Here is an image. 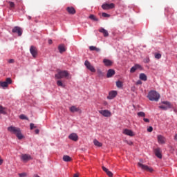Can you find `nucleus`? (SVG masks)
I'll return each mask as SVG.
<instances>
[{
  "mask_svg": "<svg viewBox=\"0 0 177 177\" xmlns=\"http://www.w3.org/2000/svg\"><path fill=\"white\" fill-rule=\"evenodd\" d=\"M99 32H102L104 37H109V32L106 29L101 28L99 29Z\"/></svg>",
  "mask_w": 177,
  "mask_h": 177,
  "instance_id": "nucleus-25",
  "label": "nucleus"
},
{
  "mask_svg": "<svg viewBox=\"0 0 177 177\" xmlns=\"http://www.w3.org/2000/svg\"><path fill=\"white\" fill-rule=\"evenodd\" d=\"M147 97L151 102H158L160 94L155 91H151L149 93Z\"/></svg>",
  "mask_w": 177,
  "mask_h": 177,
  "instance_id": "nucleus-3",
  "label": "nucleus"
},
{
  "mask_svg": "<svg viewBox=\"0 0 177 177\" xmlns=\"http://www.w3.org/2000/svg\"><path fill=\"white\" fill-rule=\"evenodd\" d=\"M3 163V160L0 159V165H2Z\"/></svg>",
  "mask_w": 177,
  "mask_h": 177,
  "instance_id": "nucleus-50",
  "label": "nucleus"
},
{
  "mask_svg": "<svg viewBox=\"0 0 177 177\" xmlns=\"http://www.w3.org/2000/svg\"><path fill=\"white\" fill-rule=\"evenodd\" d=\"M149 62H150V58H149V57H147V58L145 59V63H149Z\"/></svg>",
  "mask_w": 177,
  "mask_h": 177,
  "instance_id": "nucleus-43",
  "label": "nucleus"
},
{
  "mask_svg": "<svg viewBox=\"0 0 177 177\" xmlns=\"http://www.w3.org/2000/svg\"><path fill=\"white\" fill-rule=\"evenodd\" d=\"M155 156L158 157V158H162V155L161 154V149L156 148L154 149Z\"/></svg>",
  "mask_w": 177,
  "mask_h": 177,
  "instance_id": "nucleus-16",
  "label": "nucleus"
},
{
  "mask_svg": "<svg viewBox=\"0 0 177 177\" xmlns=\"http://www.w3.org/2000/svg\"><path fill=\"white\" fill-rule=\"evenodd\" d=\"M68 139L73 140V142H77L78 140V135L75 133H72L68 136Z\"/></svg>",
  "mask_w": 177,
  "mask_h": 177,
  "instance_id": "nucleus-13",
  "label": "nucleus"
},
{
  "mask_svg": "<svg viewBox=\"0 0 177 177\" xmlns=\"http://www.w3.org/2000/svg\"><path fill=\"white\" fill-rule=\"evenodd\" d=\"M19 177H27V173H20L19 174Z\"/></svg>",
  "mask_w": 177,
  "mask_h": 177,
  "instance_id": "nucleus-40",
  "label": "nucleus"
},
{
  "mask_svg": "<svg viewBox=\"0 0 177 177\" xmlns=\"http://www.w3.org/2000/svg\"><path fill=\"white\" fill-rule=\"evenodd\" d=\"M12 32H14V34H17L19 37H21L23 34V30H21V28L19 26H15L12 29Z\"/></svg>",
  "mask_w": 177,
  "mask_h": 177,
  "instance_id": "nucleus-10",
  "label": "nucleus"
},
{
  "mask_svg": "<svg viewBox=\"0 0 177 177\" xmlns=\"http://www.w3.org/2000/svg\"><path fill=\"white\" fill-rule=\"evenodd\" d=\"M124 135H127V136H135V133H133V131L132 130L125 129L123 131Z\"/></svg>",
  "mask_w": 177,
  "mask_h": 177,
  "instance_id": "nucleus-15",
  "label": "nucleus"
},
{
  "mask_svg": "<svg viewBox=\"0 0 177 177\" xmlns=\"http://www.w3.org/2000/svg\"><path fill=\"white\" fill-rule=\"evenodd\" d=\"M58 50L59 53H63L66 52V46H64V44H61L58 46Z\"/></svg>",
  "mask_w": 177,
  "mask_h": 177,
  "instance_id": "nucleus-23",
  "label": "nucleus"
},
{
  "mask_svg": "<svg viewBox=\"0 0 177 177\" xmlns=\"http://www.w3.org/2000/svg\"><path fill=\"white\" fill-rule=\"evenodd\" d=\"M137 114L138 117H146V113H145V112H138Z\"/></svg>",
  "mask_w": 177,
  "mask_h": 177,
  "instance_id": "nucleus-36",
  "label": "nucleus"
},
{
  "mask_svg": "<svg viewBox=\"0 0 177 177\" xmlns=\"http://www.w3.org/2000/svg\"><path fill=\"white\" fill-rule=\"evenodd\" d=\"M158 142L161 145H164V143H165V137L161 135L158 136Z\"/></svg>",
  "mask_w": 177,
  "mask_h": 177,
  "instance_id": "nucleus-22",
  "label": "nucleus"
},
{
  "mask_svg": "<svg viewBox=\"0 0 177 177\" xmlns=\"http://www.w3.org/2000/svg\"><path fill=\"white\" fill-rule=\"evenodd\" d=\"M19 118L21 120H28V118H27V116H26L24 114L20 115Z\"/></svg>",
  "mask_w": 177,
  "mask_h": 177,
  "instance_id": "nucleus-37",
  "label": "nucleus"
},
{
  "mask_svg": "<svg viewBox=\"0 0 177 177\" xmlns=\"http://www.w3.org/2000/svg\"><path fill=\"white\" fill-rule=\"evenodd\" d=\"M28 19L29 20H31V17H30V16L28 17Z\"/></svg>",
  "mask_w": 177,
  "mask_h": 177,
  "instance_id": "nucleus-53",
  "label": "nucleus"
},
{
  "mask_svg": "<svg viewBox=\"0 0 177 177\" xmlns=\"http://www.w3.org/2000/svg\"><path fill=\"white\" fill-rule=\"evenodd\" d=\"M102 8L104 10H110V9H114L115 8V5L113 3H105L102 5Z\"/></svg>",
  "mask_w": 177,
  "mask_h": 177,
  "instance_id": "nucleus-5",
  "label": "nucleus"
},
{
  "mask_svg": "<svg viewBox=\"0 0 177 177\" xmlns=\"http://www.w3.org/2000/svg\"><path fill=\"white\" fill-rule=\"evenodd\" d=\"M127 145H129V146H131V145H133V142L132 141H126Z\"/></svg>",
  "mask_w": 177,
  "mask_h": 177,
  "instance_id": "nucleus-45",
  "label": "nucleus"
},
{
  "mask_svg": "<svg viewBox=\"0 0 177 177\" xmlns=\"http://www.w3.org/2000/svg\"><path fill=\"white\" fill-rule=\"evenodd\" d=\"M88 18H90L91 20H93V21H99V19L94 15H90Z\"/></svg>",
  "mask_w": 177,
  "mask_h": 177,
  "instance_id": "nucleus-30",
  "label": "nucleus"
},
{
  "mask_svg": "<svg viewBox=\"0 0 177 177\" xmlns=\"http://www.w3.org/2000/svg\"><path fill=\"white\" fill-rule=\"evenodd\" d=\"M73 177H78V175L77 174L73 175Z\"/></svg>",
  "mask_w": 177,
  "mask_h": 177,
  "instance_id": "nucleus-52",
  "label": "nucleus"
},
{
  "mask_svg": "<svg viewBox=\"0 0 177 177\" xmlns=\"http://www.w3.org/2000/svg\"><path fill=\"white\" fill-rule=\"evenodd\" d=\"M116 86L118 88H122V82L121 81L116 82Z\"/></svg>",
  "mask_w": 177,
  "mask_h": 177,
  "instance_id": "nucleus-35",
  "label": "nucleus"
},
{
  "mask_svg": "<svg viewBox=\"0 0 177 177\" xmlns=\"http://www.w3.org/2000/svg\"><path fill=\"white\" fill-rule=\"evenodd\" d=\"M84 66H86V68L91 71V73H96V69H95V67L91 64L89 61H85Z\"/></svg>",
  "mask_w": 177,
  "mask_h": 177,
  "instance_id": "nucleus-8",
  "label": "nucleus"
},
{
  "mask_svg": "<svg viewBox=\"0 0 177 177\" xmlns=\"http://www.w3.org/2000/svg\"><path fill=\"white\" fill-rule=\"evenodd\" d=\"M12 84V79L10 77H8L5 82H0V86L2 88H8V86Z\"/></svg>",
  "mask_w": 177,
  "mask_h": 177,
  "instance_id": "nucleus-9",
  "label": "nucleus"
},
{
  "mask_svg": "<svg viewBox=\"0 0 177 177\" xmlns=\"http://www.w3.org/2000/svg\"><path fill=\"white\" fill-rule=\"evenodd\" d=\"M35 132L36 135H38V133H39V129H36L35 131Z\"/></svg>",
  "mask_w": 177,
  "mask_h": 177,
  "instance_id": "nucleus-48",
  "label": "nucleus"
},
{
  "mask_svg": "<svg viewBox=\"0 0 177 177\" xmlns=\"http://www.w3.org/2000/svg\"><path fill=\"white\" fill-rule=\"evenodd\" d=\"M0 114H6V109L0 105Z\"/></svg>",
  "mask_w": 177,
  "mask_h": 177,
  "instance_id": "nucleus-33",
  "label": "nucleus"
},
{
  "mask_svg": "<svg viewBox=\"0 0 177 177\" xmlns=\"http://www.w3.org/2000/svg\"><path fill=\"white\" fill-rule=\"evenodd\" d=\"M8 3L10 5V10H13V9H15V3H13V1H8Z\"/></svg>",
  "mask_w": 177,
  "mask_h": 177,
  "instance_id": "nucleus-34",
  "label": "nucleus"
},
{
  "mask_svg": "<svg viewBox=\"0 0 177 177\" xmlns=\"http://www.w3.org/2000/svg\"><path fill=\"white\" fill-rule=\"evenodd\" d=\"M48 44H49V45H52V44H53L52 39L48 40Z\"/></svg>",
  "mask_w": 177,
  "mask_h": 177,
  "instance_id": "nucleus-49",
  "label": "nucleus"
},
{
  "mask_svg": "<svg viewBox=\"0 0 177 177\" xmlns=\"http://www.w3.org/2000/svg\"><path fill=\"white\" fill-rule=\"evenodd\" d=\"M71 113H78L81 111V109L80 108H77L75 106H72L69 109Z\"/></svg>",
  "mask_w": 177,
  "mask_h": 177,
  "instance_id": "nucleus-19",
  "label": "nucleus"
},
{
  "mask_svg": "<svg viewBox=\"0 0 177 177\" xmlns=\"http://www.w3.org/2000/svg\"><path fill=\"white\" fill-rule=\"evenodd\" d=\"M138 165L139 168H141V169H142L143 171H147V172H153V168H151L146 165H143L140 162H138Z\"/></svg>",
  "mask_w": 177,
  "mask_h": 177,
  "instance_id": "nucleus-6",
  "label": "nucleus"
},
{
  "mask_svg": "<svg viewBox=\"0 0 177 177\" xmlns=\"http://www.w3.org/2000/svg\"><path fill=\"white\" fill-rule=\"evenodd\" d=\"M162 104H165L159 106V109H161L162 110H168V109L172 108V104L168 101H162Z\"/></svg>",
  "mask_w": 177,
  "mask_h": 177,
  "instance_id": "nucleus-4",
  "label": "nucleus"
},
{
  "mask_svg": "<svg viewBox=\"0 0 177 177\" xmlns=\"http://www.w3.org/2000/svg\"><path fill=\"white\" fill-rule=\"evenodd\" d=\"M155 59H161V54L160 53H155Z\"/></svg>",
  "mask_w": 177,
  "mask_h": 177,
  "instance_id": "nucleus-38",
  "label": "nucleus"
},
{
  "mask_svg": "<svg viewBox=\"0 0 177 177\" xmlns=\"http://www.w3.org/2000/svg\"><path fill=\"white\" fill-rule=\"evenodd\" d=\"M8 132H10L11 133H13L14 135H16L17 138L18 139L21 140L24 136L23 134H21V130H20V128L16 127L14 126H10L8 127Z\"/></svg>",
  "mask_w": 177,
  "mask_h": 177,
  "instance_id": "nucleus-1",
  "label": "nucleus"
},
{
  "mask_svg": "<svg viewBox=\"0 0 177 177\" xmlns=\"http://www.w3.org/2000/svg\"><path fill=\"white\" fill-rule=\"evenodd\" d=\"M143 120L145 121V122H150V120H149L148 118H144Z\"/></svg>",
  "mask_w": 177,
  "mask_h": 177,
  "instance_id": "nucleus-47",
  "label": "nucleus"
},
{
  "mask_svg": "<svg viewBox=\"0 0 177 177\" xmlns=\"http://www.w3.org/2000/svg\"><path fill=\"white\" fill-rule=\"evenodd\" d=\"M2 158H1V156H0V160H1Z\"/></svg>",
  "mask_w": 177,
  "mask_h": 177,
  "instance_id": "nucleus-54",
  "label": "nucleus"
},
{
  "mask_svg": "<svg viewBox=\"0 0 177 177\" xmlns=\"http://www.w3.org/2000/svg\"><path fill=\"white\" fill-rule=\"evenodd\" d=\"M174 140H177V134H176L174 136Z\"/></svg>",
  "mask_w": 177,
  "mask_h": 177,
  "instance_id": "nucleus-51",
  "label": "nucleus"
},
{
  "mask_svg": "<svg viewBox=\"0 0 177 177\" xmlns=\"http://www.w3.org/2000/svg\"><path fill=\"white\" fill-rule=\"evenodd\" d=\"M147 132H153V127H149L147 129Z\"/></svg>",
  "mask_w": 177,
  "mask_h": 177,
  "instance_id": "nucleus-42",
  "label": "nucleus"
},
{
  "mask_svg": "<svg viewBox=\"0 0 177 177\" xmlns=\"http://www.w3.org/2000/svg\"><path fill=\"white\" fill-rule=\"evenodd\" d=\"M55 78L57 80H62V78L71 80V75L67 71H59L57 73L55 74Z\"/></svg>",
  "mask_w": 177,
  "mask_h": 177,
  "instance_id": "nucleus-2",
  "label": "nucleus"
},
{
  "mask_svg": "<svg viewBox=\"0 0 177 177\" xmlns=\"http://www.w3.org/2000/svg\"><path fill=\"white\" fill-rule=\"evenodd\" d=\"M93 144H94L97 147H102V146H103V143L99 142L97 140H93Z\"/></svg>",
  "mask_w": 177,
  "mask_h": 177,
  "instance_id": "nucleus-28",
  "label": "nucleus"
},
{
  "mask_svg": "<svg viewBox=\"0 0 177 177\" xmlns=\"http://www.w3.org/2000/svg\"><path fill=\"white\" fill-rule=\"evenodd\" d=\"M136 85H142V81L138 80L136 82Z\"/></svg>",
  "mask_w": 177,
  "mask_h": 177,
  "instance_id": "nucleus-46",
  "label": "nucleus"
},
{
  "mask_svg": "<svg viewBox=\"0 0 177 177\" xmlns=\"http://www.w3.org/2000/svg\"><path fill=\"white\" fill-rule=\"evenodd\" d=\"M57 86H61V88H64L66 86V85L63 84V82H62V80H57Z\"/></svg>",
  "mask_w": 177,
  "mask_h": 177,
  "instance_id": "nucleus-32",
  "label": "nucleus"
},
{
  "mask_svg": "<svg viewBox=\"0 0 177 177\" xmlns=\"http://www.w3.org/2000/svg\"><path fill=\"white\" fill-rule=\"evenodd\" d=\"M30 129L32 130V129H34V128H37V126H35V124H34V123H30Z\"/></svg>",
  "mask_w": 177,
  "mask_h": 177,
  "instance_id": "nucleus-41",
  "label": "nucleus"
},
{
  "mask_svg": "<svg viewBox=\"0 0 177 177\" xmlns=\"http://www.w3.org/2000/svg\"><path fill=\"white\" fill-rule=\"evenodd\" d=\"M21 160L24 162H27L28 161H30V160H32V158H31V156L29 154H22L21 156Z\"/></svg>",
  "mask_w": 177,
  "mask_h": 177,
  "instance_id": "nucleus-12",
  "label": "nucleus"
},
{
  "mask_svg": "<svg viewBox=\"0 0 177 177\" xmlns=\"http://www.w3.org/2000/svg\"><path fill=\"white\" fill-rule=\"evenodd\" d=\"M89 50H91V51L95 50V52H100V48H97V47H96L95 46H91L89 47Z\"/></svg>",
  "mask_w": 177,
  "mask_h": 177,
  "instance_id": "nucleus-27",
  "label": "nucleus"
},
{
  "mask_svg": "<svg viewBox=\"0 0 177 177\" xmlns=\"http://www.w3.org/2000/svg\"><path fill=\"white\" fill-rule=\"evenodd\" d=\"M115 74V71H114V69H109L108 70L106 77L107 78H111V77H113V75H114Z\"/></svg>",
  "mask_w": 177,
  "mask_h": 177,
  "instance_id": "nucleus-20",
  "label": "nucleus"
},
{
  "mask_svg": "<svg viewBox=\"0 0 177 177\" xmlns=\"http://www.w3.org/2000/svg\"><path fill=\"white\" fill-rule=\"evenodd\" d=\"M117 96V91H112L109 92V95L107 96V99L109 100H111L112 99H114Z\"/></svg>",
  "mask_w": 177,
  "mask_h": 177,
  "instance_id": "nucleus-14",
  "label": "nucleus"
},
{
  "mask_svg": "<svg viewBox=\"0 0 177 177\" xmlns=\"http://www.w3.org/2000/svg\"><path fill=\"white\" fill-rule=\"evenodd\" d=\"M138 69L142 70V66H140V64H136L134 66L131 67L130 73H135V71Z\"/></svg>",
  "mask_w": 177,
  "mask_h": 177,
  "instance_id": "nucleus-18",
  "label": "nucleus"
},
{
  "mask_svg": "<svg viewBox=\"0 0 177 177\" xmlns=\"http://www.w3.org/2000/svg\"><path fill=\"white\" fill-rule=\"evenodd\" d=\"M97 73L98 74V77H100V78L104 77V73H103L100 69L97 70Z\"/></svg>",
  "mask_w": 177,
  "mask_h": 177,
  "instance_id": "nucleus-31",
  "label": "nucleus"
},
{
  "mask_svg": "<svg viewBox=\"0 0 177 177\" xmlns=\"http://www.w3.org/2000/svg\"><path fill=\"white\" fill-rule=\"evenodd\" d=\"M63 160L65 161V162H70V161H71V157L68 155H65L63 156Z\"/></svg>",
  "mask_w": 177,
  "mask_h": 177,
  "instance_id": "nucleus-29",
  "label": "nucleus"
},
{
  "mask_svg": "<svg viewBox=\"0 0 177 177\" xmlns=\"http://www.w3.org/2000/svg\"><path fill=\"white\" fill-rule=\"evenodd\" d=\"M102 17H110V15H109L106 12H102Z\"/></svg>",
  "mask_w": 177,
  "mask_h": 177,
  "instance_id": "nucleus-39",
  "label": "nucleus"
},
{
  "mask_svg": "<svg viewBox=\"0 0 177 177\" xmlns=\"http://www.w3.org/2000/svg\"><path fill=\"white\" fill-rule=\"evenodd\" d=\"M66 11L69 15H75L76 13L75 9L73 7H67Z\"/></svg>",
  "mask_w": 177,
  "mask_h": 177,
  "instance_id": "nucleus-21",
  "label": "nucleus"
},
{
  "mask_svg": "<svg viewBox=\"0 0 177 177\" xmlns=\"http://www.w3.org/2000/svg\"><path fill=\"white\" fill-rule=\"evenodd\" d=\"M139 78L141 81H147V76L145 73H140Z\"/></svg>",
  "mask_w": 177,
  "mask_h": 177,
  "instance_id": "nucleus-26",
  "label": "nucleus"
},
{
  "mask_svg": "<svg viewBox=\"0 0 177 177\" xmlns=\"http://www.w3.org/2000/svg\"><path fill=\"white\" fill-rule=\"evenodd\" d=\"M8 63H10V64L15 63V59H9Z\"/></svg>",
  "mask_w": 177,
  "mask_h": 177,
  "instance_id": "nucleus-44",
  "label": "nucleus"
},
{
  "mask_svg": "<svg viewBox=\"0 0 177 177\" xmlns=\"http://www.w3.org/2000/svg\"><path fill=\"white\" fill-rule=\"evenodd\" d=\"M30 52L34 59L37 58V57L38 56V49L37 48V47L31 46L30 48Z\"/></svg>",
  "mask_w": 177,
  "mask_h": 177,
  "instance_id": "nucleus-7",
  "label": "nucleus"
},
{
  "mask_svg": "<svg viewBox=\"0 0 177 177\" xmlns=\"http://www.w3.org/2000/svg\"><path fill=\"white\" fill-rule=\"evenodd\" d=\"M103 63H104V66H106V67H111V66H113V62L110 59H104Z\"/></svg>",
  "mask_w": 177,
  "mask_h": 177,
  "instance_id": "nucleus-17",
  "label": "nucleus"
},
{
  "mask_svg": "<svg viewBox=\"0 0 177 177\" xmlns=\"http://www.w3.org/2000/svg\"><path fill=\"white\" fill-rule=\"evenodd\" d=\"M98 113L103 115V117H111V112L109 110H100Z\"/></svg>",
  "mask_w": 177,
  "mask_h": 177,
  "instance_id": "nucleus-11",
  "label": "nucleus"
},
{
  "mask_svg": "<svg viewBox=\"0 0 177 177\" xmlns=\"http://www.w3.org/2000/svg\"><path fill=\"white\" fill-rule=\"evenodd\" d=\"M102 169L104 172H106V175L109 177H113V173L109 170V169L106 168L104 166H102Z\"/></svg>",
  "mask_w": 177,
  "mask_h": 177,
  "instance_id": "nucleus-24",
  "label": "nucleus"
}]
</instances>
